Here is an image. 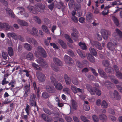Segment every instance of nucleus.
I'll return each instance as SVG.
<instances>
[{"label": "nucleus", "mask_w": 122, "mask_h": 122, "mask_svg": "<svg viewBox=\"0 0 122 122\" xmlns=\"http://www.w3.org/2000/svg\"><path fill=\"white\" fill-rule=\"evenodd\" d=\"M86 88L88 91L92 95H94L96 93L97 95L100 96L101 94V91L95 88H92V86L89 85L87 84L86 85Z\"/></svg>", "instance_id": "f257e3e1"}, {"label": "nucleus", "mask_w": 122, "mask_h": 122, "mask_svg": "<svg viewBox=\"0 0 122 122\" xmlns=\"http://www.w3.org/2000/svg\"><path fill=\"white\" fill-rule=\"evenodd\" d=\"M35 54L36 56L39 57V55L41 56L44 57H46L47 56L46 51L41 47L39 46L37 49V51L35 52Z\"/></svg>", "instance_id": "f03ea898"}, {"label": "nucleus", "mask_w": 122, "mask_h": 122, "mask_svg": "<svg viewBox=\"0 0 122 122\" xmlns=\"http://www.w3.org/2000/svg\"><path fill=\"white\" fill-rule=\"evenodd\" d=\"M36 75L38 80L41 82L44 81L46 78L45 75L40 71L36 72Z\"/></svg>", "instance_id": "7ed1b4c3"}, {"label": "nucleus", "mask_w": 122, "mask_h": 122, "mask_svg": "<svg viewBox=\"0 0 122 122\" xmlns=\"http://www.w3.org/2000/svg\"><path fill=\"white\" fill-rule=\"evenodd\" d=\"M36 96L33 94L31 95L29 101L30 104L33 106H36V107L37 111H38L37 106H36Z\"/></svg>", "instance_id": "20e7f679"}, {"label": "nucleus", "mask_w": 122, "mask_h": 122, "mask_svg": "<svg viewBox=\"0 0 122 122\" xmlns=\"http://www.w3.org/2000/svg\"><path fill=\"white\" fill-rule=\"evenodd\" d=\"M36 61L40 64V66L43 67H47L48 64L46 62L41 58H38L36 60Z\"/></svg>", "instance_id": "39448f33"}, {"label": "nucleus", "mask_w": 122, "mask_h": 122, "mask_svg": "<svg viewBox=\"0 0 122 122\" xmlns=\"http://www.w3.org/2000/svg\"><path fill=\"white\" fill-rule=\"evenodd\" d=\"M27 30L28 33L33 36H35L36 37V38L38 36V31L36 28L33 27L31 30L27 28Z\"/></svg>", "instance_id": "423d86ee"}, {"label": "nucleus", "mask_w": 122, "mask_h": 122, "mask_svg": "<svg viewBox=\"0 0 122 122\" xmlns=\"http://www.w3.org/2000/svg\"><path fill=\"white\" fill-rule=\"evenodd\" d=\"M36 10L41 13H43L45 9V6L41 4H39L35 5Z\"/></svg>", "instance_id": "0eeeda50"}, {"label": "nucleus", "mask_w": 122, "mask_h": 122, "mask_svg": "<svg viewBox=\"0 0 122 122\" xmlns=\"http://www.w3.org/2000/svg\"><path fill=\"white\" fill-rule=\"evenodd\" d=\"M101 32L103 38L105 40L108 39V36L111 34L110 32L104 29L101 30Z\"/></svg>", "instance_id": "6e6552de"}, {"label": "nucleus", "mask_w": 122, "mask_h": 122, "mask_svg": "<svg viewBox=\"0 0 122 122\" xmlns=\"http://www.w3.org/2000/svg\"><path fill=\"white\" fill-rule=\"evenodd\" d=\"M8 36L11 37L15 39H20L21 41L23 40V38L20 35L17 36L16 34L13 33H8Z\"/></svg>", "instance_id": "1a4fd4ad"}, {"label": "nucleus", "mask_w": 122, "mask_h": 122, "mask_svg": "<svg viewBox=\"0 0 122 122\" xmlns=\"http://www.w3.org/2000/svg\"><path fill=\"white\" fill-rule=\"evenodd\" d=\"M64 59L66 62L67 63L70 65H72L73 64V61L68 56L65 55L64 57Z\"/></svg>", "instance_id": "9d476101"}, {"label": "nucleus", "mask_w": 122, "mask_h": 122, "mask_svg": "<svg viewBox=\"0 0 122 122\" xmlns=\"http://www.w3.org/2000/svg\"><path fill=\"white\" fill-rule=\"evenodd\" d=\"M112 35L114 37H116L118 35L120 38H121L122 37V32L119 30L116 29L115 30V32L113 33Z\"/></svg>", "instance_id": "9b49d317"}, {"label": "nucleus", "mask_w": 122, "mask_h": 122, "mask_svg": "<svg viewBox=\"0 0 122 122\" xmlns=\"http://www.w3.org/2000/svg\"><path fill=\"white\" fill-rule=\"evenodd\" d=\"M92 44L95 46L98 50H101L102 47L101 44L98 41H94L91 42Z\"/></svg>", "instance_id": "f8f14e48"}, {"label": "nucleus", "mask_w": 122, "mask_h": 122, "mask_svg": "<svg viewBox=\"0 0 122 122\" xmlns=\"http://www.w3.org/2000/svg\"><path fill=\"white\" fill-rule=\"evenodd\" d=\"M114 68L116 72V76L120 79H122V74L119 72V69L117 66L115 65L114 66Z\"/></svg>", "instance_id": "ddd939ff"}, {"label": "nucleus", "mask_w": 122, "mask_h": 122, "mask_svg": "<svg viewBox=\"0 0 122 122\" xmlns=\"http://www.w3.org/2000/svg\"><path fill=\"white\" fill-rule=\"evenodd\" d=\"M41 117L45 121L48 122H51L52 119L50 117L47 115L45 114H42Z\"/></svg>", "instance_id": "4468645a"}, {"label": "nucleus", "mask_w": 122, "mask_h": 122, "mask_svg": "<svg viewBox=\"0 0 122 122\" xmlns=\"http://www.w3.org/2000/svg\"><path fill=\"white\" fill-rule=\"evenodd\" d=\"M26 40L27 41L30 43H32L35 46H36L38 43L37 41L33 38H31L29 37H28Z\"/></svg>", "instance_id": "2eb2a0df"}, {"label": "nucleus", "mask_w": 122, "mask_h": 122, "mask_svg": "<svg viewBox=\"0 0 122 122\" xmlns=\"http://www.w3.org/2000/svg\"><path fill=\"white\" fill-rule=\"evenodd\" d=\"M64 78L66 84L67 85H70L71 83V81L70 78L66 74L64 75Z\"/></svg>", "instance_id": "dca6fc26"}, {"label": "nucleus", "mask_w": 122, "mask_h": 122, "mask_svg": "<svg viewBox=\"0 0 122 122\" xmlns=\"http://www.w3.org/2000/svg\"><path fill=\"white\" fill-rule=\"evenodd\" d=\"M98 71L100 76L105 79L107 78V76L105 73L103 71V70L100 68L98 69Z\"/></svg>", "instance_id": "f3484780"}, {"label": "nucleus", "mask_w": 122, "mask_h": 122, "mask_svg": "<svg viewBox=\"0 0 122 122\" xmlns=\"http://www.w3.org/2000/svg\"><path fill=\"white\" fill-rule=\"evenodd\" d=\"M17 22L19 25L24 26H27L28 25V24L24 20H18Z\"/></svg>", "instance_id": "a211bd4d"}, {"label": "nucleus", "mask_w": 122, "mask_h": 122, "mask_svg": "<svg viewBox=\"0 0 122 122\" xmlns=\"http://www.w3.org/2000/svg\"><path fill=\"white\" fill-rule=\"evenodd\" d=\"M25 93H24V96L26 97L28 96L30 93V87L25 86L24 88Z\"/></svg>", "instance_id": "6ab92c4d"}, {"label": "nucleus", "mask_w": 122, "mask_h": 122, "mask_svg": "<svg viewBox=\"0 0 122 122\" xmlns=\"http://www.w3.org/2000/svg\"><path fill=\"white\" fill-rule=\"evenodd\" d=\"M87 58L91 62L93 63L95 62V59L94 57L89 54H87Z\"/></svg>", "instance_id": "aec40b11"}, {"label": "nucleus", "mask_w": 122, "mask_h": 122, "mask_svg": "<svg viewBox=\"0 0 122 122\" xmlns=\"http://www.w3.org/2000/svg\"><path fill=\"white\" fill-rule=\"evenodd\" d=\"M111 18L114 23L117 26H118L119 24V21L117 18L113 15H111Z\"/></svg>", "instance_id": "412c9836"}, {"label": "nucleus", "mask_w": 122, "mask_h": 122, "mask_svg": "<svg viewBox=\"0 0 122 122\" xmlns=\"http://www.w3.org/2000/svg\"><path fill=\"white\" fill-rule=\"evenodd\" d=\"M53 60L56 64L59 66L61 65V62L58 59L56 58H53Z\"/></svg>", "instance_id": "4be33fe9"}, {"label": "nucleus", "mask_w": 122, "mask_h": 122, "mask_svg": "<svg viewBox=\"0 0 122 122\" xmlns=\"http://www.w3.org/2000/svg\"><path fill=\"white\" fill-rule=\"evenodd\" d=\"M58 42L63 48L65 49L66 48L67 46L66 44L62 40H58Z\"/></svg>", "instance_id": "5701e85b"}, {"label": "nucleus", "mask_w": 122, "mask_h": 122, "mask_svg": "<svg viewBox=\"0 0 122 122\" xmlns=\"http://www.w3.org/2000/svg\"><path fill=\"white\" fill-rule=\"evenodd\" d=\"M46 89L47 91L50 93H53L54 92V88L49 85L46 86Z\"/></svg>", "instance_id": "b1692460"}, {"label": "nucleus", "mask_w": 122, "mask_h": 122, "mask_svg": "<svg viewBox=\"0 0 122 122\" xmlns=\"http://www.w3.org/2000/svg\"><path fill=\"white\" fill-rule=\"evenodd\" d=\"M107 47L111 51H114L115 50L114 45L111 42H109L108 43Z\"/></svg>", "instance_id": "393cba45"}, {"label": "nucleus", "mask_w": 122, "mask_h": 122, "mask_svg": "<svg viewBox=\"0 0 122 122\" xmlns=\"http://www.w3.org/2000/svg\"><path fill=\"white\" fill-rule=\"evenodd\" d=\"M89 51L90 53L92 55L96 56L97 55V52L95 49L94 48L90 47L89 48Z\"/></svg>", "instance_id": "a878e982"}, {"label": "nucleus", "mask_w": 122, "mask_h": 122, "mask_svg": "<svg viewBox=\"0 0 122 122\" xmlns=\"http://www.w3.org/2000/svg\"><path fill=\"white\" fill-rule=\"evenodd\" d=\"M54 85L55 86L56 88L58 90H61L63 88V86L61 83H58V82L55 84H54Z\"/></svg>", "instance_id": "bb28decb"}, {"label": "nucleus", "mask_w": 122, "mask_h": 122, "mask_svg": "<svg viewBox=\"0 0 122 122\" xmlns=\"http://www.w3.org/2000/svg\"><path fill=\"white\" fill-rule=\"evenodd\" d=\"M43 31L46 33L48 34H50V32L48 30V28L46 25H43L41 27Z\"/></svg>", "instance_id": "cd10ccee"}, {"label": "nucleus", "mask_w": 122, "mask_h": 122, "mask_svg": "<svg viewBox=\"0 0 122 122\" xmlns=\"http://www.w3.org/2000/svg\"><path fill=\"white\" fill-rule=\"evenodd\" d=\"M72 103V107L73 109L75 110H76L77 107V104L76 102L73 100H71Z\"/></svg>", "instance_id": "c85d7f7f"}, {"label": "nucleus", "mask_w": 122, "mask_h": 122, "mask_svg": "<svg viewBox=\"0 0 122 122\" xmlns=\"http://www.w3.org/2000/svg\"><path fill=\"white\" fill-rule=\"evenodd\" d=\"M114 97L117 100L120 99L121 98L120 95L118 94V92L116 90H115L114 92Z\"/></svg>", "instance_id": "c756f323"}, {"label": "nucleus", "mask_w": 122, "mask_h": 122, "mask_svg": "<svg viewBox=\"0 0 122 122\" xmlns=\"http://www.w3.org/2000/svg\"><path fill=\"white\" fill-rule=\"evenodd\" d=\"M92 14L90 12H88L86 15V19L89 21H90L92 19Z\"/></svg>", "instance_id": "7c9ffc66"}, {"label": "nucleus", "mask_w": 122, "mask_h": 122, "mask_svg": "<svg viewBox=\"0 0 122 122\" xmlns=\"http://www.w3.org/2000/svg\"><path fill=\"white\" fill-rule=\"evenodd\" d=\"M64 37L65 38L68 42L72 43L73 42V41L71 38L70 36L66 34H65L64 35Z\"/></svg>", "instance_id": "2f4dec72"}, {"label": "nucleus", "mask_w": 122, "mask_h": 122, "mask_svg": "<svg viewBox=\"0 0 122 122\" xmlns=\"http://www.w3.org/2000/svg\"><path fill=\"white\" fill-rule=\"evenodd\" d=\"M79 46L83 50H85L87 48V47L85 44L81 42L79 43Z\"/></svg>", "instance_id": "473e14b6"}, {"label": "nucleus", "mask_w": 122, "mask_h": 122, "mask_svg": "<svg viewBox=\"0 0 122 122\" xmlns=\"http://www.w3.org/2000/svg\"><path fill=\"white\" fill-rule=\"evenodd\" d=\"M26 58L28 60H31L33 58V54L30 52H29L26 56Z\"/></svg>", "instance_id": "72a5a7b5"}, {"label": "nucleus", "mask_w": 122, "mask_h": 122, "mask_svg": "<svg viewBox=\"0 0 122 122\" xmlns=\"http://www.w3.org/2000/svg\"><path fill=\"white\" fill-rule=\"evenodd\" d=\"M8 54L10 57L14 55L13 49L11 47L8 48Z\"/></svg>", "instance_id": "f704fd0d"}, {"label": "nucleus", "mask_w": 122, "mask_h": 122, "mask_svg": "<svg viewBox=\"0 0 122 122\" xmlns=\"http://www.w3.org/2000/svg\"><path fill=\"white\" fill-rule=\"evenodd\" d=\"M25 48L28 51H31L32 49V46L29 44L26 43L24 45Z\"/></svg>", "instance_id": "c9c22d12"}, {"label": "nucleus", "mask_w": 122, "mask_h": 122, "mask_svg": "<svg viewBox=\"0 0 122 122\" xmlns=\"http://www.w3.org/2000/svg\"><path fill=\"white\" fill-rule=\"evenodd\" d=\"M32 65L35 69L41 71V68L38 65L36 64V63H33L32 64Z\"/></svg>", "instance_id": "e433bc0d"}, {"label": "nucleus", "mask_w": 122, "mask_h": 122, "mask_svg": "<svg viewBox=\"0 0 122 122\" xmlns=\"http://www.w3.org/2000/svg\"><path fill=\"white\" fill-rule=\"evenodd\" d=\"M77 52L79 55L82 58H84L86 57L85 55L84 54L82 53L81 51L80 50L78 49L77 50Z\"/></svg>", "instance_id": "4c0bfd02"}, {"label": "nucleus", "mask_w": 122, "mask_h": 122, "mask_svg": "<svg viewBox=\"0 0 122 122\" xmlns=\"http://www.w3.org/2000/svg\"><path fill=\"white\" fill-rule=\"evenodd\" d=\"M33 19L38 24H40L41 23V21L39 18L37 16H35L33 17Z\"/></svg>", "instance_id": "58836bf2"}, {"label": "nucleus", "mask_w": 122, "mask_h": 122, "mask_svg": "<svg viewBox=\"0 0 122 122\" xmlns=\"http://www.w3.org/2000/svg\"><path fill=\"white\" fill-rule=\"evenodd\" d=\"M6 27L8 28V24L5 23H2L0 22V28L1 29H4Z\"/></svg>", "instance_id": "ea45409f"}, {"label": "nucleus", "mask_w": 122, "mask_h": 122, "mask_svg": "<svg viewBox=\"0 0 122 122\" xmlns=\"http://www.w3.org/2000/svg\"><path fill=\"white\" fill-rule=\"evenodd\" d=\"M43 110L45 113L49 115H51L53 113V111L49 110L46 108H43Z\"/></svg>", "instance_id": "a19ab883"}, {"label": "nucleus", "mask_w": 122, "mask_h": 122, "mask_svg": "<svg viewBox=\"0 0 122 122\" xmlns=\"http://www.w3.org/2000/svg\"><path fill=\"white\" fill-rule=\"evenodd\" d=\"M99 118L101 120H105L107 119V117L105 115L102 114L100 115L99 116Z\"/></svg>", "instance_id": "79ce46f5"}, {"label": "nucleus", "mask_w": 122, "mask_h": 122, "mask_svg": "<svg viewBox=\"0 0 122 122\" xmlns=\"http://www.w3.org/2000/svg\"><path fill=\"white\" fill-rule=\"evenodd\" d=\"M63 91L65 93L67 94H69L70 92V90L67 87L64 88Z\"/></svg>", "instance_id": "37998d69"}, {"label": "nucleus", "mask_w": 122, "mask_h": 122, "mask_svg": "<svg viewBox=\"0 0 122 122\" xmlns=\"http://www.w3.org/2000/svg\"><path fill=\"white\" fill-rule=\"evenodd\" d=\"M28 8L29 10L31 12L34 14H36V12L34 10V7L33 6H28Z\"/></svg>", "instance_id": "c03bdc74"}, {"label": "nucleus", "mask_w": 122, "mask_h": 122, "mask_svg": "<svg viewBox=\"0 0 122 122\" xmlns=\"http://www.w3.org/2000/svg\"><path fill=\"white\" fill-rule=\"evenodd\" d=\"M102 64L104 66L107 67L109 65V62L107 60H104L102 62Z\"/></svg>", "instance_id": "a18cd8bd"}, {"label": "nucleus", "mask_w": 122, "mask_h": 122, "mask_svg": "<svg viewBox=\"0 0 122 122\" xmlns=\"http://www.w3.org/2000/svg\"><path fill=\"white\" fill-rule=\"evenodd\" d=\"M101 106L104 108H106L107 107L108 104L105 101L103 100L102 102Z\"/></svg>", "instance_id": "49530a36"}, {"label": "nucleus", "mask_w": 122, "mask_h": 122, "mask_svg": "<svg viewBox=\"0 0 122 122\" xmlns=\"http://www.w3.org/2000/svg\"><path fill=\"white\" fill-rule=\"evenodd\" d=\"M71 36L74 40L76 41L77 39L78 36L76 33H72L71 34Z\"/></svg>", "instance_id": "de8ad7c7"}, {"label": "nucleus", "mask_w": 122, "mask_h": 122, "mask_svg": "<svg viewBox=\"0 0 122 122\" xmlns=\"http://www.w3.org/2000/svg\"><path fill=\"white\" fill-rule=\"evenodd\" d=\"M50 78L51 82L53 83L54 85L58 82V81L53 76H51Z\"/></svg>", "instance_id": "09e8293b"}, {"label": "nucleus", "mask_w": 122, "mask_h": 122, "mask_svg": "<svg viewBox=\"0 0 122 122\" xmlns=\"http://www.w3.org/2000/svg\"><path fill=\"white\" fill-rule=\"evenodd\" d=\"M77 88L76 87L73 85H71V88L72 91L74 93H76L77 92Z\"/></svg>", "instance_id": "8fccbe9b"}, {"label": "nucleus", "mask_w": 122, "mask_h": 122, "mask_svg": "<svg viewBox=\"0 0 122 122\" xmlns=\"http://www.w3.org/2000/svg\"><path fill=\"white\" fill-rule=\"evenodd\" d=\"M17 9L19 10H20V13L21 15H22V13L23 14V13L24 14V13L25 10L23 8L21 7H17Z\"/></svg>", "instance_id": "3c124183"}, {"label": "nucleus", "mask_w": 122, "mask_h": 122, "mask_svg": "<svg viewBox=\"0 0 122 122\" xmlns=\"http://www.w3.org/2000/svg\"><path fill=\"white\" fill-rule=\"evenodd\" d=\"M81 119L85 122H89V121L86 117L83 116H81L80 117Z\"/></svg>", "instance_id": "603ef678"}, {"label": "nucleus", "mask_w": 122, "mask_h": 122, "mask_svg": "<svg viewBox=\"0 0 122 122\" xmlns=\"http://www.w3.org/2000/svg\"><path fill=\"white\" fill-rule=\"evenodd\" d=\"M109 10H107L104 8V10L102 12V14L104 16L107 15L109 13Z\"/></svg>", "instance_id": "864d4df0"}, {"label": "nucleus", "mask_w": 122, "mask_h": 122, "mask_svg": "<svg viewBox=\"0 0 122 122\" xmlns=\"http://www.w3.org/2000/svg\"><path fill=\"white\" fill-rule=\"evenodd\" d=\"M74 0H71L68 3V5L70 8L72 7L74 5Z\"/></svg>", "instance_id": "5fc2aeb1"}, {"label": "nucleus", "mask_w": 122, "mask_h": 122, "mask_svg": "<svg viewBox=\"0 0 122 122\" xmlns=\"http://www.w3.org/2000/svg\"><path fill=\"white\" fill-rule=\"evenodd\" d=\"M8 13H9V15L12 17H15V15L11 10L10 9H8Z\"/></svg>", "instance_id": "6e6d98bb"}, {"label": "nucleus", "mask_w": 122, "mask_h": 122, "mask_svg": "<svg viewBox=\"0 0 122 122\" xmlns=\"http://www.w3.org/2000/svg\"><path fill=\"white\" fill-rule=\"evenodd\" d=\"M72 82L74 84L76 85H78L79 83L78 81L76 78H74L73 79Z\"/></svg>", "instance_id": "4d7b16f0"}, {"label": "nucleus", "mask_w": 122, "mask_h": 122, "mask_svg": "<svg viewBox=\"0 0 122 122\" xmlns=\"http://www.w3.org/2000/svg\"><path fill=\"white\" fill-rule=\"evenodd\" d=\"M83 107L84 109L86 111H89L90 109V106L88 105H86L85 104H84Z\"/></svg>", "instance_id": "13d9d810"}, {"label": "nucleus", "mask_w": 122, "mask_h": 122, "mask_svg": "<svg viewBox=\"0 0 122 122\" xmlns=\"http://www.w3.org/2000/svg\"><path fill=\"white\" fill-rule=\"evenodd\" d=\"M93 119L95 122H98L99 119L97 116L96 115H93L92 116Z\"/></svg>", "instance_id": "bf43d9fd"}, {"label": "nucleus", "mask_w": 122, "mask_h": 122, "mask_svg": "<svg viewBox=\"0 0 122 122\" xmlns=\"http://www.w3.org/2000/svg\"><path fill=\"white\" fill-rule=\"evenodd\" d=\"M2 56L4 59H7L8 55L6 52H2Z\"/></svg>", "instance_id": "052dcab7"}, {"label": "nucleus", "mask_w": 122, "mask_h": 122, "mask_svg": "<svg viewBox=\"0 0 122 122\" xmlns=\"http://www.w3.org/2000/svg\"><path fill=\"white\" fill-rule=\"evenodd\" d=\"M51 67L52 69L54 71H57L59 70V68L56 67L54 64H51Z\"/></svg>", "instance_id": "680f3d73"}, {"label": "nucleus", "mask_w": 122, "mask_h": 122, "mask_svg": "<svg viewBox=\"0 0 122 122\" xmlns=\"http://www.w3.org/2000/svg\"><path fill=\"white\" fill-rule=\"evenodd\" d=\"M26 107L25 109V111H26V113L27 115H29V105L27 104H26Z\"/></svg>", "instance_id": "e2e57ef3"}, {"label": "nucleus", "mask_w": 122, "mask_h": 122, "mask_svg": "<svg viewBox=\"0 0 122 122\" xmlns=\"http://www.w3.org/2000/svg\"><path fill=\"white\" fill-rule=\"evenodd\" d=\"M89 68L92 71V73L94 75L96 76H97L98 75V74L97 73L95 70L92 67H89Z\"/></svg>", "instance_id": "0e129e2a"}, {"label": "nucleus", "mask_w": 122, "mask_h": 122, "mask_svg": "<svg viewBox=\"0 0 122 122\" xmlns=\"http://www.w3.org/2000/svg\"><path fill=\"white\" fill-rule=\"evenodd\" d=\"M50 45L51 46H52L53 47L56 49H58V47L54 43H50Z\"/></svg>", "instance_id": "69168bd1"}, {"label": "nucleus", "mask_w": 122, "mask_h": 122, "mask_svg": "<svg viewBox=\"0 0 122 122\" xmlns=\"http://www.w3.org/2000/svg\"><path fill=\"white\" fill-rule=\"evenodd\" d=\"M42 97L44 98H46L49 97V96L47 92H44L42 93Z\"/></svg>", "instance_id": "338daca9"}, {"label": "nucleus", "mask_w": 122, "mask_h": 122, "mask_svg": "<svg viewBox=\"0 0 122 122\" xmlns=\"http://www.w3.org/2000/svg\"><path fill=\"white\" fill-rule=\"evenodd\" d=\"M15 83V80L11 81L9 84V85H11L12 87H14V85Z\"/></svg>", "instance_id": "774afa93"}]
</instances>
